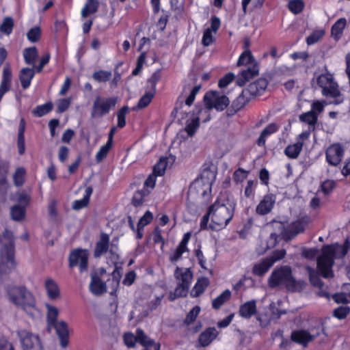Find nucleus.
Wrapping results in <instances>:
<instances>
[{"label": "nucleus", "mask_w": 350, "mask_h": 350, "mask_svg": "<svg viewBox=\"0 0 350 350\" xmlns=\"http://www.w3.org/2000/svg\"><path fill=\"white\" fill-rule=\"evenodd\" d=\"M235 208V204L225 196H220L208 208L200 222V228H208L209 218L211 222L208 227L215 230L225 228L232 219Z\"/></svg>", "instance_id": "1"}, {"label": "nucleus", "mask_w": 350, "mask_h": 350, "mask_svg": "<svg viewBox=\"0 0 350 350\" xmlns=\"http://www.w3.org/2000/svg\"><path fill=\"white\" fill-rule=\"evenodd\" d=\"M349 247V243L347 240L342 245L334 244L325 245L322 248L321 254L317 259V268L324 278L333 276L332 266L334 259L343 258Z\"/></svg>", "instance_id": "2"}, {"label": "nucleus", "mask_w": 350, "mask_h": 350, "mask_svg": "<svg viewBox=\"0 0 350 350\" xmlns=\"http://www.w3.org/2000/svg\"><path fill=\"white\" fill-rule=\"evenodd\" d=\"M8 295L10 300L15 305L21 308L29 316L34 317L40 314L36 308L33 295L23 286H11L8 288Z\"/></svg>", "instance_id": "3"}, {"label": "nucleus", "mask_w": 350, "mask_h": 350, "mask_svg": "<svg viewBox=\"0 0 350 350\" xmlns=\"http://www.w3.org/2000/svg\"><path fill=\"white\" fill-rule=\"evenodd\" d=\"M2 241L3 245L0 249V284L5 277L11 273L16 267L14 254V241L10 232H6Z\"/></svg>", "instance_id": "4"}, {"label": "nucleus", "mask_w": 350, "mask_h": 350, "mask_svg": "<svg viewBox=\"0 0 350 350\" xmlns=\"http://www.w3.org/2000/svg\"><path fill=\"white\" fill-rule=\"evenodd\" d=\"M174 276L177 280V286L174 293H170L169 299L174 301L178 297L186 296L192 281L193 274L188 268L177 267Z\"/></svg>", "instance_id": "5"}, {"label": "nucleus", "mask_w": 350, "mask_h": 350, "mask_svg": "<svg viewBox=\"0 0 350 350\" xmlns=\"http://www.w3.org/2000/svg\"><path fill=\"white\" fill-rule=\"evenodd\" d=\"M269 287L274 288L284 286L289 291H295L296 288L295 281L291 274V269L288 266L281 267L274 270L268 279Z\"/></svg>", "instance_id": "6"}, {"label": "nucleus", "mask_w": 350, "mask_h": 350, "mask_svg": "<svg viewBox=\"0 0 350 350\" xmlns=\"http://www.w3.org/2000/svg\"><path fill=\"white\" fill-rule=\"evenodd\" d=\"M204 103L206 107L200 109V113L206 115L203 122H207L211 119L210 109L214 108L217 111H223L229 105L230 100L226 96L221 95L217 92H209L204 96Z\"/></svg>", "instance_id": "7"}, {"label": "nucleus", "mask_w": 350, "mask_h": 350, "mask_svg": "<svg viewBox=\"0 0 350 350\" xmlns=\"http://www.w3.org/2000/svg\"><path fill=\"white\" fill-rule=\"evenodd\" d=\"M214 179V174L209 170H204L191 185L189 192H196L202 197H205L211 191V186Z\"/></svg>", "instance_id": "8"}, {"label": "nucleus", "mask_w": 350, "mask_h": 350, "mask_svg": "<svg viewBox=\"0 0 350 350\" xmlns=\"http://www.w3.org/2000/svg\"><path fill=\"white\" fill-rule=\"evenodd\" d=\"M16 333L23 350H40L43 348L38 335L25 329H20Z\"/></svg>", "instance_id": "9"}, {"label": "nucleus", "mask_w": 350, "mask_h": 350, "mask_svg": "<svg viewBox=\"0 0 350 350\" xmlns=\"http://www.w3.org/2000/svg\"><path fill=\"white\" fill-rule=\"evenodd\" d=\"M317 83L322 88V94L325 96L338 98L340 96V91L338 85L334 81L331 74L321 75L317 78Z\"/></svg>", "instance_id": "10"}, {"label": "nucleus", "mask_w": 350, "mask_h": 350, "mask_svg": "<svg viewBox=\"0 0 350 350\" xmlns=\"http://www.w3.org/2000/svg\"><path fill=\"white\" fill-rule=\"evenodd\" d=\"M117 101V97H97L94 102L92 113V116L101 117L108 113L111 109L115 107Z\"/></svg>", "instance_id": "11"}, {"label": "nucleus", "mask_w": 350, "mask_h": 350, "mask_svg": "<svg viewBox=\"0 0 350 350\" xmlns=\"http://www.w3.org/2000/svg\"><path fill=\"white\" fill-rule=\"evenodd\" d=\"M89 253L86 250L77 249L73 250L69 256L70 267H79L81 272L85 271L88 268Z\"/></svg>", "instance_id": "12"}, {"label": "nucleus", "mask_w": 350, "mask_h": 350, "mask_svg": "<svg viewBox=\"0 0 350 350\" xmlns=\"http://www.w3.org/2000/svg\"><path fill=\"white\" fill-rule=\"evenodd\" d=\"M344 154L345 148L340 144H332L325 150L326 161L332 166H337L342 161Z\"/></svg>", "instance_id": "13"}, {"label": "nucleus", "mask_w": 350, "mask_h": 350, "mask_svg": "<svg viewBox=\"0 0 350 350\" xmlns=\"http://www.w3.org/2000/svg\"><path fill=\"white\" fill-rule=\"evenodd\" d=\"M321 327L317 330L312 329L310 332L305 329H298L292 332L291 340L297 343L306 346L320 334Z\"/></svg>", "instance_id": "14"}, {"label": "nucleus", "mask_w": 350, "mask_h": 350, "mask_svg": "<svg viewBox=\"0 0 350 350\" xmlns=\"http://www.w3.org/2000/svg\"><path fill=\"white\" fill-rule=\"evenodd\" d=\"M124 340L125 345L129 347H134L136 342H139L143 346L150 345L152 343L150 339L141 329H137L136 335L131 333H126L124 335Z\"/></svg>", "instance_id": "15"}, {"label": "nucleus", "mask_w": 350, "mask_h": 350, "mask_svg": "<svg viewBox=\"0 0 350 350\" xmlns=\"http://www.w3.org/2000/svg\"><path fill=\"white\" fill-rule=\"evenodd\" d=\"M309 136L310 132L308 131H304L300 133L297 137V142L295 144L288 145L285 148V154L290 159L297 158L302 150L304 141L308 139Z\"/></svg>", "instance_id": "16"}, {"label": "nucleus", "mask_w": 350, "mask_h": 350, "mask_svg": "<svg viewBox=\"0 0 350 350\" xmlns=\"http://www.w3.org/2000/svg\"><path fill=\"white\" fill-rule=\"evenodd\" d=\"M220 27V20L216 16H213L211 20V26L206 28L203 33L202 43L204 46L211 45L215 40V35L217 33Z\"/></svg>", "instance_id": "17"}, {"label": "nucleus", "mask_w": 350, "mask_h": 350, "mask_svg": "<svg viewBox=\"0 0 350 350\" xmlns=\"http://www.w3.org/2000/svg\"><path fill=\"white\" fill-rule=\"evenodd\" d=\"M206 115L204 113H200V109L198 110V113L188 114V118L185 122V131L187 132L189 136H193L200 125V120L202 121L205 118Z\"/></svg>", "instance_id": "18"}, {"label": "nucleus", "mask_w": 350, "mask_h": 350, "mask_svg": "<svg viewBox=\"0 0 350 350\" xmlns=\"http://www.w3.org/2000/svg\"><path fill=\"white\" fill-rule=\"evenodd\" d=\"M12 79V69L10 66L7 64L3 69L2 79L0 85V102L4 94L10 90Z\"/></svg>", "instance_id": "19"}, {"label": "nucleus", "mask_w": 350, "mask_h": 350, "mask_svg": "<svg viewBox=\"0 0 350 350\" xmlns=\"http://www.w3.org/2000/svg\"><path fill=\"white\" fill-rule=\"evenodd\" d=\"M52 327L55 329L59 338L60 345L65 348L68 345V326L64 321H59L53 324Z\"/></svg>", "instance_id": "20"}, {"label": "nucleus", "mask_w": 350, "mask_h": 350, "mask_svg": "<svg viewBox=\"0 0 350 350\" xmlns=\"http://www.w3.org/2000/svg\"><path fill=\"white\" fill-rule=\"evenodd\" d=\"M275 200L273 195L268 194L263 197L256 208V212L260 215L268 214L273 209Z\"/></svg>", "instance_id": "21"}, {"label": "nucleus", "mask_w": 350, "mask_h": 350, "mask_svg": "<svg viewBox=\"0 0 350 350\" xmlns=\"http://www.w3.org/2000/svg\"><path fill=\"white\" fill-rule=\"evenodd\" d=\"M191 237V232H187L184 234L181 241L178 244L176 249L172 252L170 254V260L172 262L178 261L182 256L183 254L187 251V244Z\"/></svg>", "instance_id": "22"}, {"label": "nucleus", "mask_w": 350, "mask_h": 350, "mask_svg": "<svg viewBox=\"0 0 350 350\" xmlns=\"http://www.w3.org/2000/svg\"><path fill=\"white\" fill-rule=\"evenodd\" d=\"M267 81L265 79H258L251 83L248 87L245 89V94H249L251 96L260 95L267 88Z\"/></svg>", "instance_id": "23"}, {"label": "nucleus", "mask_w": 350, "mask_h": 350, "mask_svg": "<svg viewBox=\"0 0 350 350\" xmlns=\"http://www.w3.org/2000/svg\"><path fill=\"white\" fill-rule=\"evenodd\" d=\"M218 334L219 332L215 327H209L200 334L198 342L202 347H207Z\"/></svg>", "instance_id": "24"}, {"label": "nucleus", "mask_w": 350, "mask_h": 350, "mask_svg": "<svg viewBox=\"0 0 350 350\" xmlns=\"http://www.w3.org/2000/svg\"><path fill=\"white\" fill-rule=\"evenodd\" d=\"M258 73V68L257 66L249 67L246 70H242L237 77V83L239 86H243L251 78L257 75Z\"/></svg>", "instance_id": "25"}, {"label": "nucleus", "mask_w": 350, "mask_h": 350, "mask_svg": "<svg viewBox=\"0 0 350 350\" xmlns=\"http://www.w3.org/2000/svg\"><path fill=\"white\" fill-rule=\"evenodd\" d=\"M256 302L255 300L246 301L240 306L239 314L241 317L249 319L256 313Z\"/></svg>", "instance_id": "26"}, {"label": "nucleus", "mask_w": 350, "mask_h": 350, "mask_svg": "<svg viewBox=\"0 0 350 350\" xmlns=\"http://www.w3.org/2000/svg\"><path fill=\"white\" fill-rule=\"evenodd\" d=\"M272 266L273 261L265 258L254 265L252 272L256 275L262 276L265 274Z\"/></svg>", "instance_id": "27"}, {"label": "nucleus", "mask_w": 350, "mask_h": 350, "mask_svg": "<svg viewBox=\"0 0 350 350\" xmlns=\"http://www.w3.org/2000/svg\"><path fill=\"white\" fill-rule=\"evenodd\" d=\"M35 71L33 69L29 68H23L19 73V79L23 89L28 88L31 80L34 77Z\"/></svg>", "instance_id": "28"}, {"label": "nucleus", "mask_w": 350, "mask_h": 350, "mask_svg": "<svg viewBox=\"0 0 350 350\" xmlns=\"http://www.w3.org/2000/svg\"><path fill=\"white\" fill-rule=\"evenodd\" d=\"M90 290L95 295H100L106 292V285L96 275H92Z\"/></svg>", "instance_id": "29"}, {"label": "nucleus", "mask_w": 350, "mask_h": 350, "mask_svg": "<svg viewBox=\"0 0 350 350\" xmlns=\"http://www.w3.org/2000/svg\"><path fill=\"white\" fill-rule=\"evenodd\" d=\"M47 295L51 299H55L59 297L60 291L55 281L53 279H46L44 283Z\"/></svg>", "instance_id": "30"}, {"label": "nucleus", "mask_w": 350, "mask_h": 350, "mask_svg": "<svg viewBox=\"0 0 350 350\" xmlns=\"http://www.w3.org/2000/svg\"><path fill=\"white\" fill-rule=\"evenodd\" d=\"M109 237L105 234L102 233L100 234V240L96 243L95 251H94V256L96 257H99L104 253H105L109 247Z\"/></svg>", "instance_id": "31"}, {"label": "nucleus", "mask_w": 350, "mask_h": 350, "mask_svg": "<svg viewBox=\"0 0 350 350\" xmlns=\"http://www.w3.org/2000/svg\"><path fill=\"white\" fill-rule=\"evenodd\" d=\"M46 321L48 328L50 329L52 328L53 324L57 322V317L59 315V310L57 307L52 306L49 304H46Z\"/></svg>", "instance_id": "32"}, {"label": "nucleus", "mask_w": 350, "mask_h": 350, "mask_svg": "<svg viewBox=\"0 0 350 350\" xmlns=\"http://www.w3.org/2000/svg\"><path fill=\"white\" fill-rule=\"evenodd\" d=\"M153 219L152 213L147 211L145 214L140 218L137 227V238L142 239L143 237L144 228L150 224Z\"/></svg>", "instance_id": "33"}, {"label": "nucleus", "mask_w": 350, "mask_h": 350, "mask_svg": "<svg viewBox=\"0 0 350 350\" xmlns=\"http://www.w3.org/2000/svg\"><path fill=\"white\" fill-rule=\"evenodd\" d=\"M278 126L275 123L269 124L261 133L258 139V145L262 146L265 144L267 138L275 133L278 130Z\"/></svg>", "instance_id": "34"}, {"label": "nucleus", "mask_w": 350, "mask_h": 350, "mask_svg": "<svg viewBox=\"0 0 350 350\" xmlns=\"http://www.w3.org/2000/svg\"><path fill=\"white\" fill-rule=\"evenodd\" d=\"M237 66H250V67L257 66L250 51L245 50L241 54L237 62Z\"/></svg>", "instance_id": "35"}, {"label": "nucleus", "mask_w": 350, "mask_h": 350, "mask_svg": "<svg viewBox=\"0 0 350 350\" xmlns=\"http://www.w3.org/2000/svg\"><path fill=\"white\" fill-rule=\"evenodd\" d=\"M92 191V188L91 187H88L85 190V194L83 198L74 202L72 208L75 210H79L85 207L89 202Z\"/></svg>", "instance_id": "36"}, {"label": "nucleus", "mask_w": 350, "mask_h": 350, "mask_svg": "<svg viewBox=\"0 0 350 350\" xmlns=\"http://www.w3.org/2000/svg\"><path fill=\"white\" fill-rule=\"evenodd\" d=\"M209 284L208 280L206 278H200L193 288L191 295L193 297L201 295L206 288Z\"/></svg>", "instance_id": "37"}, {"label": "nucleus", "mask_w": 350, "mask_h": 350, "mask_svg": "<svg viewBox=\"0 0 350 350\" xmlns=\"http://www.w3.org/2000/svg\"><path fill=\"white\" fill-rule=\"evenodd\" d=\"M347 25V20L345 18H339L332 27V35L336 39L338 40Z\"/></svg>", "instance_id": "38"}, {"label": "nucleus", "mask_w": 350, "mask_h": 350, "mask_svg": "<svg viewBox=\"0 0 350 350\" xmlns=\"http://www.w3.org/2000/svg\"><path fill=\"white\" fill-rule=\"evenodd\" d=\"M231 297V292L230 290H225L221 294L214 299L212 301V306L214 309H219L226 301H228Z\"/></svg>", "instance_id": "39"}, {"label": "nucleus", "mask_w": 350, "mask_h": 350, "mask_svg": "<svg viewBox=\"0 0 350 350\" xmlns=\"http://www.w3.org/2000/svg\"><path fill=\"white\" fill-rule=\"evenodd\" d=\"M98 2L97 0H88L84 8L81 10V16L87 17L91 14L96 12L98 10Z\"/></svg>", "instance_id": "40"}, {"label": "nucleus", "mask_w": 350, "mask_h": 350, "mask_svg": "<svg viewBox=\"0 0 350 350\" xmlns=\"http://www.w3.org/2000/svg\"><path fill=\"white\" fill-rule=\"evenodd\" d=\"M112 77V73L109 70H98L92 74V79L98 83H106Z\"/></svg>", "instance_id": "41"}, {"label": "nucleus", "mask_w": 350, "mask_h": 350, "mask_svg": "<svg viewBox=\"0 0 350 350\" xmlns=\"http://www.w3.org/2000/svg\"><path fill=\"white\" fill-rule=\"evenodd\" d=\"M26 207L21 205H14L11 208L10 214L14 221H21L25 218Z\"/></svg>", "instance_id": "42"}, {"label": "nucleus", "mask_w": 350, "mask_h": 350, "mask_svg": "<svg viewBox=\"0 0 350 350\" xmlns=\"http://www.w3.org/2000/svg\"><path fill=\"white\" fill-rule=\"evenodd\" d=\"M23 56L27 64L33 65L38 57V51L36 47L25 49L23 52Z\"/></svg>", "instance_id": "43"}, {"label": "nucleus", "mask_w": 350, "mask_h": 350, "mask_svg": "<svg viewBox=\"0 0 350 350\" xmlns=\"http://www.w3.org/2000/svg\"><path fill=\"white\" fill-rule=\"evenodd\" d=\"M53 103L51 102L46 103L43 105L38 106L33 109V113L37 117H42L53 109Z\"/></svg>", "instance_id": "44"}, {"label": "nucleus", "mask_w": 350, "mask_h": 350, "mask_svg": "<svg viewBox=\"0 0 350 350\" xmlns=\"http://www.w3.org/2000/svg\"><path fill=\"white\" fill-rule=\"evenodd\" d=\"M167 165V159L166 157L161 158L157 163L154 165L153 173L157 176H163L165 172Z\"/></svg>", "instance_id": "45"}, {"label": "nucleus", "mask_w": 350, "mask_h": 350, "mask_svg": "<svg viewBox=\"0 0 350 350\" xmlns=\"http://www.w3.org/2000/svg\"><path fill=\"white\" fill-rule=\"evenodd\" d=\"M12 199L18 202L17 205L27 207L30 201V196L25 192H18L13 196Z\"/></svg>", "instance_id": "46"}, {"label": "nucleus", "mask_w": 350, "mask_h": 350, "mask_svg": "<svg viewBox=\"0 0 350 350\" xmlns=\"http://www.w3.org/2000/svg\"><path fill=\"white\" fill-rule=\"evenodd\" d=\"M156 92L146 89L145 94L139 100L137 107L139 109H143L147 107L151 102Z\"/></svg>", "instance_id": "47"}, {"label": "nucleus", "mask_w": 350, "mask_h": 350, "mask_svg": "<svg viewBox=\"0 0 350 350\" xmlns=\"http://www.w3.org/2000/svg\"><path fill=\"white\" fill-rule=\"evenodd\" d=\"M250 96L249 94H245V89L242 91L241 95L236 99L233 105L236 109L239 110L243 107L250 100Z\"/></svg>", "instance_id": "48"}, {"label": "nucleus", "mask_w": 350, "mask_h": 350, "mask_svg": "<svg viewBox=\"0 0 350 350\" xmlns=\"http://www.w3.org/2000/svg\"><path fill=\"white\" fill-rule=\"evenodd\" d=\"M112 144L110 142H107L105 145L102 146L96 154V159L97 162L102 161L107 156Z\"/></svg>", "instance_id": "49"}, {"label": "nucleus", "mask_w": 350, "mask_h": 350, "mask_svg": "<svg viewBox=\"0 0 350 350\" xmlns=\"http://www.w3.org/2000/svg\"><path fill=\"white\" fill-rule=\"evenodd\" d=\"M161 79L159 71L154 72L148 80L147 90L156 92L157 84Z\"/></svg>", "instance_id": "50"}, {"label": "nucleus", "mask_w": 350, "mask_h": 350, "mask_svg": "<svg viewBox=\"0 0 350 350\" xmlns=\"http://www.w3.org/2000/svg\"><path fill=\"white\" fill-rule=\"evenodd\" d=\"M304 7V3L302 0H291L288 2V8L293 14L300 13Z\"/></svg>", "instance_id": "51"}, {"label": "nucleus", "mask_w": 350, "mask_h": 350, "mask_svg": "<svg viewBox=\"0 0 350 350\" xmlns=\"http://www.w3.org/2000/svg\"><path fill=\"white\" fill-rule=\"evenodd\" d=\"M299 120L301 122H306L310 125H314L317 122V116L312 111H308L301 114L299 116Z\"/></svg>", "instance_id": "52"}, {"label": "nucleus", "mask_w": 350, "mask_h": 350, "mask_svg": "<svg viewBox=\"0 0 350 350\" xmlns=\"http://www.w3.org/2000/svg\"><path fill=\"white\" fill-rule=\"evenodd\" d=\"M14 26V21L11 17H6L4 18L1 27L0 31L7 35H9L12 31Z\"/></svg>", "instance_id": "53"}, {"label": "nucleus", "mask_w": 350, "mask_h": 350, "mask_svg": "<svg viewBox=\"0 0 350 350\" xmlns=\"http://www.w3.org/2000/svg\"><path fill=\"white\" fill-rule=\"evenodd\" d=\"M26 171L24 167H18L14 174L13 178L16 185L20 186L23 184Z\"/></svg>", "instance_id": "54"}, {"label": "nucleus", "mask_w": 350, "mask_h": 350, "mask_svg": "<svg viewBox=\"0 0 350 350\" xmlns=\"http://www.w3.org/2000/svg\"><path fill=\"white\" fill-rule=\"evenodd\" d=\"M129 111V107L124 106L117 113L118 126L123 128L126 125V115Z\"/></svg>", "instance_id": "55"}, {"label": "nucleus", "mask_w": 350, "mask_h": 350, "mask_svg": "<svg viewBox=\"0 0 350 350\" xmlns=\"http://www.w3.org/2000/svg\"><path fill=\"white\" fill-rule=\"evenodd\" d=\"M40 35H41V30H40V28L38 26L31 28L27 33V39L31 42H37L40 39Z\"/></svg>", "instance_id": "56"}, {"label": "nucleus", "mask_w": 350, "mask_h": 350, "mask_svg": "<svg viewBox=\"0 0 350 350\" xmlns=\"http://www.w3.org/2000/svg\"><path fill=\"white\" fill-rule=\"evenodd\" d=\"M325 34V31L322 29L314 31L312 34L308 36L306 39L308 45L314 44L317 42Z\"/></svg>", "instance_id": "57"}, {"label": "nucleus", "mask_w": 350, "mask_h": 350, "mask_svg": "<svg viewBox=\"0 0 350 350\" xmlns=\"http://www.w3.org/2000/svg\"><path fill=\"white\" fill-rule=\"evenodd\" d=\"M71 98L59 99L57 101V112L63 113L66 111L71 104Z\"/></svg>", "instance_id": "58"}, {"label": "nucleus", "mask_w": 350, "mask_h": 350, "mask_svg": "<svg viewBox=\"0 0 350 350\" xmlns=\"http://www.w3.org/2000/svg\"><path fill=\"white\" fill-rule=\"evenodd\" d=\"M335 182L332 180H326L321 185V189L325 195L329 194L335 187Z\"/></svg>", "instance_id": "59"}, {"label": "nucleus", "mask_w": 350, "mask_h": 350, "mask_svg": "<svg viewBox=\"0 0 350 350\" xmlns=\"http://www.w3.org/2000/svg\"><path fill=\"white\" fill-rule=\"evenodd\" d=\"M200 311V308L199 306H195L187 315L185 323L187 325H189L193 321H195L198 315L199 314Z\"/></svg>", "instance_id": "60"}, {"label": "nucleus", "mask_w": 350, "mask_h": 350, "mask_svg": "<svg viewBox=\"0 0 350 350\" xmlns=\"http://www.w3.org/2000/svg\"><path fill=\"white\" fill-rule=\"evenodd\" d=\"M235 78V76L233 73L229 72L226 74L224 77H222L219 81V87L221 88H224L227 87L230 83H232Z\"/></svg>", "instance_id": "61"}, {"label": "nucleus", "mask_w": 350, "mask_h": 350, "mask_svg": "<svg viewBox=\"0 0 350 350\" xmlns=\"http://www.w3.org/2000/svg\"><path fill=\"white\" fill-rule=\"evenodd\" d=\"M349 308L347 306H340L334 310V315L338 319H342L349 313Z\"/></svg>", "instance_id": "62"}, {"label": "nucleus", "mask_w": 350, "mask_h": 350, "mask_svg": "<svg viewBox=\"0 0 350 350\" xmlns=\"http://www.w3.org/2000/svg\"><path fill=\"white\" fill-rule=\"evenodd\" d=\"M308 273H309L310 282L314 286H321L322 285V282H321L320 278H319V276L315 273L314 270L311 268H308Z\"/></svg>", "instance_id": "63"}, {"label": "nucleus", "mask_w": 350, "mask_h": 350, "mask_svg": "<svg viewBox=\"0 0 350 350\" xmlns=\"http://www.w3.org/2000/svg\"><path fill=\"white\" fill-rule=\"evenodd\" d=\"M286 255V251L284 250H276L274 251L271 256L267 257V258L273 261V265L277 261L282 259Z\"/></svg>", "instance_id": "64"}]
</instances>
